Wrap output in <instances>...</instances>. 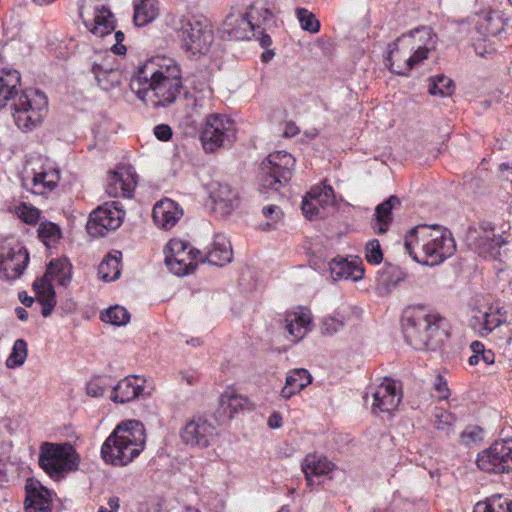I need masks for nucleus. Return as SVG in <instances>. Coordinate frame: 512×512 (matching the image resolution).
<instances>
[{"label": "nucleus", "mask_w": 512, "mask_h": 512, "mask_svg": "<svg viewBox=\"0 0 512 512\" xmlns=\"http://www.w3.org/2000/svg\"><path fill=\"white\" fill-rule=\"evenodd\" d=\"M130 88L146 105L153 108L170 106L183 90L181 69L172 59L148 61L133 75Z\"/></svg>", "instance_id": "nucleus-1"}, {"label": "nucleus", "mask_w": 512, "mask_h": 512, "mask_svg": "<svg viewBox=\"0 0 512 512\" xmlns=\"http://www.w3.org/2000/svg\"><path fill=\"white\" fill-rule=\"evenodd\" d=\"M407 253L418 263L435 266L453 255L456 249L452 234L440 225H419L405 238Z\"/></svg>", "instance_id": "nucleus-2"}, {"label": "nucleus", "mask_w": 512, "mask_h": 512, "mask_svg": "<svg viewBox=\"0 0 512 512\" xmlns=\"http://www.w3.org/2000/svg\"><path fill=\"white\" fill-rule=\"evenodd\" d=\"M146 434L144 425L128 420L116 426L101 446L102 459L113 466H126L144 450Z\"/></svg>", "instance_id": "nucleus-3"}, {"label": "nucleus", "mask_w": 512, "mask_h": 512, "mask_svg": "<svg viewBox=\"0 0 512 512\" xmlns=\"http://www.w3.org/2000/svg\"><path fill=\"white\" fill-rule=\"evenodd\" d=\"M444 319L435 311L423 306L405 311L402 327L406 341L415 349L434 350L442 342Z\"/></svg>", "instance_id": "nucleus-4"}, {"label": "nucleus", "mask_w": 512, "mask_h": 512, "mask_svg": "<svg viewBox=\"0 0 512 512\" xmlns=\"http://www.w3.org/2000/svg\"><path fill=\"white\" fill-rule=\"evenodd\" d=\"M72 265L66 258L52 260L45 275L33 283V289L42 305L41 314L48 317L56 305L53 283L66 286L71 281Z\"/></svg>", "instance_id": "nucleus-5"}, {"label": "nucleus", "mask_w": 512, "mask_h": 512, "mask_svg": "<svg viewBox=\"0 0 512 512\" xmlns=\"http://www.w3.org/2000/svg\"><path fill=\"white\" fill-rule=\"evenodd\" d=\"M40 467L53 479L59 480L66 473L78 467L79 457L74 447L69 443L45 442L39 452Z\"/></svg>", "instance_id": "nucleus-6"}, {"label": "nucleus", "mask_w": 512, "mask_h": 512, "mask_svg": "<svg viewBox=\"0 0 512 512\" xmlns=\"http://www.w3.org/2000/svg\"><path fill=\"white\" fill-rule=\"evenodd\" d=\"M48 110V100L44 93L27 89L13 104V118L23 131H30L42 123Z\"/></svg>", "instance_id": "nucleus-7"}, {"label": "nucleus", "mask_w": 512, "mask_h": 512, "mask_svg": "<svg viewBox=\"0 0 512 512\" xmlns=\"http://www.w3.org/2000/svg\"><path fill=\"white\" fill-rule=\"evenodd\" d=\"M182 48L193 55L205 54L213 42V31L208 21L200 16L185 15L175 26Z\"/></svg>", "instance_id": "nucleus-8"}, {"label": "nucleus", "mask_w": 512, "mask_h": 512, "mask_svg": "<svg viewBox=\"0 0 512 512\" xmlns=\"http://www.w3.org/2000/svg\"><path fill=\"white\" fill-rule=\"evenodd\" d=\"M236 139L235 122L223 114H210L200 134V141L206 152H215L230 147Z\"/></svg>", "instance_id": "nucleus-9"}, {"label": "nucleus", "mask_w": 512, "mask_h": 512, "mask_svg": "<svg viewBox=\"0 0 512 512\" xmlns=\"http://www.w3.org/2000/svg\"><path fill=\"white\" fill-rule=\"evenodd\" d=\"M295 166L294 157L286 151H274L261 164V186L278 191L287 184Z\"/></svg>", "instance_id": "nucleus-10"}, {"label": "nucleus", "mask_w": 512, "mask_h": 512, "mask_svg": "<svg viewBox=\"0 0 512 512\" xmlns=\"http://www.w3.org/2000/svg\"><path fill=\"white\" fill-rule=\"evenodd\" d=\"M403 48L413 52L404 60L405 69H413L428 58L430 52L436 48L437 38L430 27L417 28L398 38Z\"/></svg>", "instance_id": "nucleus-11"}, {"label": "nucleus", "mask_w": 512, "mask_h": 512, "mask_svg": "<svg viewBox=\"0 0 512 512\" xmlns=\"http://www.w3.org/2000/svg\"><path fill=\"white\" fill-rule=\"evenodd\" d=\"M164 254L166 266L177 276L192 273L201 255L200 251L181 239H171L164 249Z\"/></svg>", "instance_id": "nucleus-12"}, {"label": "nucleus", "mask_w": 512, "mask_h": 512, "mask_svg": "<svg viewBox=\"0 0 512 512\" xmlns=\"http://www.w3.org/2000/svg\"><path fill=\"white\" fill-rule=\"evenodd\" d=\"M477 467L487 473L512 471V438L498 440L481 451L476 459Z\"/></svg>", "instance_id": "nucleus-13"}, {"label": "nucleus", "mask_w": 512, "mask_h": 512, "mask_svg": "<svg viewBox=\"0 0 512 512\" xmlns=\"http://www.w3.org/2000/svg\"><path fill=\"white\" fill-rule=\"evenodd\" d=\"M82 0L79 15L86 29L97 37L111 34L115 28L111 11L98 0Z\"/></svg>", "instance_id": "nucleus-14"}, {"label": "nucleus", "mask_w": 512, "mask_h": 512, "mask_svg": "<svg viewBox=\"0 0 512 512\" xmlns=\"http://www.w3.org/2000/svg\"><path fill=\"white\" fill-rule=\"evenodd\" d=\"M29 254L18 241H5L0 246V279L13 281L18 279L26 269Z\"/></svg>", "instance_id": "nucleus-15"}, {"label": "nucleus", "mask_w": 512, "mask_h": 512, "mask_svg": "<svg viewBox=\"0 0 512 512\" xmlns=\"http://www.w3.org/2000/svg\"><path fill=\"white\" fill-rule=\"evenodd\" d=\"M125 212L120 202L113 201L99 206L91 214L87 222V231L92 236H104L108 231L120 227Z\"/></svg>", "instance_id": "nucleus-16"}, {"label": "nucleus", "mask_w": 512, "mask_h": 512, "mask_svg": "<svg viewBox=\"0 0 512 512\" xmlns=\"http://www.w3.org/2000/svg\"><path fill=\"white\" fill-rule=\"evenodd\" d=\"M335 196L332 187L317 185L310 189L302 201V211L306 218L314 220L323 218L333 208Z\"/></svg>", "instance_id": "nucleus-17"}, {"label": "nucleus", "mask_w": 512, "mask_h": 512, "mask_svg": "<svg viewBox=\"0 0 512 512\" xmlns=\"http://www.w3.org/2000/svg\"><path fill=\"white\" fill-rule=\"evenodd\" d=\"M468 241L480 254L497 257L500 248L506 244V240L501 235L494 233V228L489 222L482 223L478 229L470 230Z\"/></svg>", "instance_id": "nucleus-18"}, {"label": "nucleus", "mask_w": 512, "mask_h": 512, "mask_svg": "<svg viewBox=\"0 0 512 512\" xmlns=\"http://www.w3.org/2000/svg\"><path fill=\"white\" fill-rule=\"evenodd\" d=\"M216 435V427L202 417L192 419L181 431V439L185 444L202 448L209 446Z\"/></svg>", "instance_id": "nucleus-19"}, {"label": "nucleus", "mask_w": 512, "mask_h": 512, "mask_svg": "<svg viewBox=\"0 0 512 512\" xmlns=\"http://www.w3.org/2000/svg\"><path fill=\"white\" fill-rule=\"evenodd\" d=\"M257 29L247 14L233 12L225 18L221 35L227 40H250L251 37H256Z\"/></svg>", "instance_id": "nucleus-20"}, {"label": "nucleus", "mask_w": 512, "mask_h": 512, "mask_svg": "<svg viewBox=\"0 0 512 512\" xmlns=\"http://www.w3.org/2000/svg\"><path fill=\"white\" fill-rule=\"evenodd\" d=\"M136 186V174L131 166H119L108 176L106 193L110 197L131 198Z\"/></svg>", "instance_id": "nucleus-21"}, {"label": "nucleus", "mask_w": 512, "mask_h": 512, "mask_svg": "<svg viewBox=\"0 0 512 512\" xmlns=\"http://www.w3.org/2000/svg\"><path fill=\"white\" fill-rule=\"evenodd\" d=\"M372 396V411L375 414L391 413L398 407L402 397L396 382L388 378L375 388Z\"/></svg>", "instance_id": "nucleus-22"}, {"label": "nucleus", "mask_w": 512, "mask_h": 512, "mask_svg": "<svg viewBox=\"0 0 512 512\" xmlns=\"http://www.w3.org/2000/svg\"><path fill=\"white\" fill-rule=\"evenodd\" d=\"M25 512H52V492L38 480L29 478L25 484Z\"/></svg>", "instance_id": "nucleus-23"}, {"label": "nucleus", "mask_w": 512, "mask_h": 512, "mask_svg": "<svg viewBox=\"0 0 512 512\" xmlns=\"http://www.w3.org/2000/svg\"><path fill=\"white\" fill-rule=\"evenodd\" d=\"M91 71L102 90L109 91L121 83L122 73L115 58L111 56L104 57L100 62H94Z\"/></svg>", "instance_id": "nucleus-24"}, {"label": "nucleus", "mask_w": 512, "mask_h": 512, "mask_svg": "<svg viewBox=\"0 0 512 512\" xmlns=\"http://www.w3.org/2000/svg\"><path fill=\"white\" fill-rule=\"evenodd\" d=\"M146 379L129 375L113 386L110 398L115 403H127L145 394Z\"/></svg>", "instance_id": "nucleus-25"}, {"label": "nucleus", "mask_w": 512, "mask_h": 512, "mask_svg": "<svg viewBox=\"0 0 512 512\" xmlns=\"http://www.w3.org/2000/svg\"><path fill=\"white\" fill-rule=\"evenodd\" d=\"M59 180V169L46 164L43 165L39 171L34 172L30 179H24L23 185L31 189L34 194L43 195L55 189Z\"/></svg>", "instance_id": "nucleus-26"}, {"label": "nucleus", "mask_w": 512, "mask_h": 512, "mask_svg": "<svg viewBox=\"0 0 512 512\" xmlns=\"http://www.w3.org/2000/svg\"><path fill=\"white\" fill-rule=\"evenodd\" d=\"M182 216V207L169 198L159 200L153 207V220L164 230L173 228Z\"/></svg>", "instance_id": "nucleus-27"}, {"label": "nucleus", "mask_w": 512, "mask_h": 512, "mask_svg": "<svg viewBox=\"0 0 512 512\" xmlns=\"http://www.w3.org/2000/svg\"><path fill=\"white\" fill-rule=\"evenodd\" d=\"M335 465L325 456L317 454L307 455L302 462V471L305 475L307 486L312 488L318 482L315 478L327 475L334 469Z\"/></svg>", "instance_id": "nucleus-28"}, {"label": "nucleus", "mask_w": 512, "mask_h": 512, "mask_svg": "<svg viewBox=\"0 0 512 512\" xmlns=\"http://www.w3.org/2000/svg\"><path fill=\"white\" fill-rule=\"evenodd\" d=\"M312 316L309 311H295L287 313L285 317V330L293 342L303 339L311 330Z\"/></svg>", "instance_id": "nucleus-29"}, {"label": "nucleus", "mask_w": 512, "mask_h": 512, "mask_svg": "<svg viewBox=\"0 0 512 512\" xmlns=\"http://www.w3.org/2000/svg\"><path fill=\"white\" fill-rule=\"evenodd\" d=\"M330 276L333 280L358 281L364 276V269L357 260L348 261L343 257H335L329 262Z\"/></svg>", "instance_id": "nucleus-30"}, {"label": "nucleus", "mask_w": 512, "mask_h": 512, "mask_svg": "<svg viewBox=\"0 0 512 512\" xmlns=\"http://www.w3.org/2000/svg\"><path fill=\"white\" fill-rule=\"evenodd\" d=\"M232 258L233 252L229 239L224 234L218 233L214 236L206 258H201L200 261L204 262L206 260L212 265L223 266L231 262Z\"/></svg>", "instance_id": "nucleus-31"}, {"label": "nucleus", "mask_w": 512, "mask_h": 512, "mask_svg": "<svg viewBox=\"0 0 512 512\" xmlns=\"http://www.w3.org/2000/svg\"><path fill=\"white\" fill-rule=\"evenodd\" d=\"M506 21L498 11L486 10L477 15L475 25L479 34L484 37L496 36L505 27Z\"/></svg>", "instance_id": "nucleus-32"}, {"label": "nucleus", "mask_w": 512, "mask_h": 512, "mask_svg": "<svg viewBox=\"0 0 512 512\" xmlns=\"http://www.w3.org/2000/svg\"><path fill=\"white\" fill-rule=\"evenodd\" d=\"M311 381L312 377L306 369L291 370L286 377L284 387L281 389V397L284 399L291 398L309 385Z\"/></svg>", "instance_id": "nucleus-33"}, {"label": "nucleus", "mask_w": 512, "mask_h": 512, "mask_svg": "<svg viewBox=\"0 0 512 512\" xmlns=\"http://www.w3.org/2000/svg\"><path fill=\"white\" fill-rule=\"evenodd\" d=\"M400 204L396 196H390L386 201L379 204L375 209V219L372 227L378 234H383L388 230L392 221V210Z\"/></svg>", "instance_id": "nucleus-34"}, {"label": "nucleus", "mask_w": 512, "mask_h": 512, "mask_svg": "<svg viewBox=\"0 0 512 512\" xmlns=\"http://www.w3.org/2000/svg\"><path fill=\"white\" fill-rule=\"evenodd\" d=\"M210 197L215 204V209L222 214H230L237 203L236 192L227 184H218L217 188L211 191Z\"/></svg>", "instance_id": "nucleus-35"}, {"label": "nucleus", "mask_w": 512, "mask_h": 512, "mask_svg": "<svg viewBox=\"0 0 512 512\" xmlns=\"http://www.w3.org/2000/svg\"><path fill=\"white\" fill-rule=\"evenodd\" d=\"M159 15L157 0H135L134 1V23L143 27L153 22Z\"/></svg>", "instance_id": "nucleus-36"}, {"label": "nucleus", "mask_w": 512, "mask_h": 512, "mask_svg": "<svg viewBox=\"0 0 512 512\" xmlns=\"http://www.w3.org/2000/svg\"><path fill=\"white\" fill-rule=\"evenodd\" d=\"M20 85V74L16 70L2 71L0 74V109L13 99Z\"/></svg>", "instance_id": "nucleus-37"}, {"label": "nucleus", "mask_w": 512, "mask_h": 512, "mask_svg": "<svg viewBox=\"0 0 512 512\" xmlns=\"http://www.w3.org/2000/svg\"><path fill=\"white\" fill-rule=\"evenodd\" d=\"M220 408L225 414L232 418L238 411L247 408L250 405L249 400L237 394L234 390H226L220 396Z\"/></svg>", "instance_id": "nucleus-38"}, {"label": "nucleus", "mask_w": 512, "mask_h": 512, "mask_svg": "<svg viewBox=\"0 0 512 512\" xmlns=\"http://www.w3.org/2000/svg\"><path fill=\"white\" fill-rule=\"evenodd\" d=\"M120 259L121 252L115 251L113 254L107 255L99 264V277L107 282L114 281L120 276Z\"/></svg>", "instance_id": "nucleus-39"}, {"label": "nucleus", "mask_w": 512, "mask_h": 512, "mask_svg": "<svg viewBox=\"0 0 512 512\" xmlns=\"http://www.w3.org/2000/svg\"><path fill=\"white\" fill-rule=\"evenodd\" d=\"M399 44H401V42H399L397 39L395 42L389 45L387 64L392 72L398 75H408V72L411 69H405L403 65L404 60L408 58L407 52L410 51L407 49V51L402 52L399 49Z\"/></svg>", "instance_id": "nucleus-40"}, {"label": "nucleus", "mask_w": 512, "mask_h": 512, "mask_svg": "<svg viewBox=\"0 0 512 512\" xmlns=\"http://www.w3.org/2000/svg\"><path fill=\"white\" fill-rule=\"evenodd\" d=\"M474 512H512V501L502 495H494L484 502H478Z\"/></svg>", "instance_id": "nucleus-41"}, {"label": "nucleus", "mask_w": 512, "mask_h": 512, "mask_svg": "<svg viewBox=\"0 0 512 512\" xmlns=\"http://www.w3.org/2000/svg\"><path fill=\"white\" fill-rule=\"evenodd\" d=\"M62 236L60 227L50 221H43L38 227V237L47 247L55 245Z\"/></svg>", "instance_id": "nucleus-42"}, {"label": "nucleus", "mask_w": 512, "mask_h": 512, "mask_svg": "<svg viewBox=\"0 0 512 512\" xmlns=\"http://www.w3.org/2000/svg\"><path fill=\"white\" fill-rule=\"evenodd\" d=\"M113 380L110 376H97L91 379L86 387L87 394L92 397L104 396L108 391L112 393Z\"/></svg>", "instance_id": "nucleus-43"}, {"label": "nucleus", "mask_w": 512, "mask_h": 512, "mask_svg": "<svg viewBox=\"0 0 512 512\" xmlns=\"http://www.w3.org/2000/svg\"><path fill=\"white\" fill-rule=\"evenodd\" d=\"M101 320L115 326H123L130 321V314L126 308L115 305L101 313Z\"/></svg>", "instance_id": "nucleus-44"}, {"label": "nucleus", "mask_w": 512, "mask_h": 512, "mask_svg": "<svg viewBox=\"0 0 512 512\" xmlns=\"http://www.w3.org/2000/svg\"><path fill=\"white\" fill-rule=\"evenodd\" d=\"M472 355L469 357V364L477 365L480 360L486 365H492L495 362V354L491 350L485 349L483 343L480 341H473L470 345Z\"/></svg>", "instance_id": "nucleus-45"}, {"label": "nucleus", "mask_w": 512, "mask_h": 512, "mask_svg": "<svg viewBox=\"0 0 512 512\" xmlns=\"http://www.w3.org/2000/svg\"><path fill=\"white\" fill-rule=\"evenodd\" d=\"M27 343L23 339H17L14 342L12 351L6 360L8 368H16L22 366L27 358Z\"/></svg>", "instance_id": "nucleus-46"}, {"label": "nucleus", "mask_w": 512, "mask_h": 512, "mask_svg": "<svg viewBox=\"0 0 512 512\" xmlns=\"http://www.w3.org/2000/svg\"><path fill=\"white\" fill-rule=\"evenodd\" d=\"M475 322H478L480 324L479 327H477V324L474 323L473 326L475 329H478L479 332L484 335L488 334L491 331H493L495 328L501 325L502 318L497 312H485L482 313L479 317L475 319Z\"/></svg>", "instance_id": "nucleus-47"}, {"label": "nucleus", "mask_w": 512, "mask_h": 512, "mask_svg": "<svg viewBox=\"0 0 512 512\" xmlns=\"http://www.w3.org/2000/svg\"><path fill=\"white\" fill-rule=\"evenodd\" d=\"M453 92V81L444 75H437L431 79L429 93L434 96H449Z\"/></svg>", "instance_id": "nucleus-48"}, {"label": "nucleus", "mask_w": 512, "mask_h": 512, "mask_svg": "<svg viewBox=\"0 0 512 512\" xmlns=\"http://www.w3.org/2000/svg\"><path fill=\"white\" fill-rule=\"evenodd\" d=\"M296 17L300 27L309 33H318L320 30V22L316 16L306 8H297Z\"/></svg>", "instance_id": "nucleus-49"}, {"label": "nucleus", "mask_w": 512, "mask_h": 512, "mask_svg": "<svg viewBox=\"0 0 512 512\" xmlns=\"http://www.w3.org/2000/svg\"><path fill=\"white\" fill-rule=\"evenodd\" d=\"M15 213L19 219L29 225L36 224L41 215V211L28 203H20L15 208Z\"/></svg>", "instance_id": "nucleus-50"}, {"label": "nucleus", "mask_w": 512, "mask_h": 512, "mask_svg": "<svg viewBox=\"0 0 512 512\" xmlns=\"http://www.w3.org/2000/svg\"><path fill=\"white\" fill-rule=\"evenodd\" d=\"M345 325V318L340 313L325 317L322 321L321 330L323 334L333 335L340 331Z\"/></svg>", "instance_id": "nucleus-51"}, {"label": "nucleus", "mask_w": 512, "mask_h": 512, "mask_svg": "<svg viewBox=\"0 0 512 512\" xmlns=\"http://www.w3.org/2000/svg\"><path fill=\"white\" fill-rule=\"evenodd\" d=\"M456 421L455 416L443 409H437L434 414V426L438 430L450 432Z\"/></svg>", "instance_id": "nucleus-52"}, {"label": "nucleus", "mask_w": 512, "mask_h": 512, "mask_svg": "<svg viewBox=\"0 0 512 512\" xmlns=\"http://www.w3.org/2000/svg\"><path fill=\"white\" fill-rule=\"evenodd\" d=\"M365 258L370 264H380L383 260V253L380 243L377 239H373L366 244Z\"/></svg>", "instance_id": "nucleus-53"}, {"label": "nucleus", "mask_w": 512, "mask_h": 512, "mask_svg": "<svg viewBox=\"0 0 512 512\" xmlns=\"http://www.w3.org/2000/svg\"><path fill=\"white\" fill-rule=\"evenodd\" d=\"M262 213L269 221L266 222V224L262 225V228L264 230L271 229L274 227L277 223H279L282 220L283 212L282 210L276 206V205H268L263 207Z\"/></svg>", "instance_id": "nucleus-54"}, {"label": "nucleus", "mask_w": 512, "mask_h": 512, "mask_svg": "<svg viewBox=\"0 0 512 512\" xmlns=\"http://www.w3.org/2000/svg\"><path fill=\"white\" fill-rule=\"evenodd\" d=\"M185 98L187 101V105L191 106V111L187 113L188 123L195 124L197 122V117H199L200 114L202 113V110L204 108V102L203 100L192 98L188 94H185Z\"/></svg>", "instance_id": "nucleus-55"}, {"label": "nucleus", "mask_w": 512, "mask_h": 512, "mask_svg": "<svg viewBox=\"0 0 512 512\" xmlns=\"http://www.w3.org/2000/svg\"><path fill=\"white\" fill-rule=\"evenodd\" d=\"M434 390L437 393V397L441 400L447 399L450 395V391L447 385L446 380L438 375L435 378L434 384H433Z\"/></svg>", "instance_id": "nucleus-56"}, {"label": "nucleus", "mask_w": 512, "mask_h": 512, "mask_svg": "<svg viewBox=\"0 0 512 512\" xmlns=\"http://www.w3.org/2000/svg\"><path fill=\"white\" fill-rule=\"evenodd\" d=\"M154 135L160 141H168L172 137V129L169 125L159 124L154 128Z\"/></svg>", "instance_id": "nucleus-57"}, {"label": "nucleus", "mask_w": 512, "mask_h": 512, "mask_svg": "<svg viewBox=\"0 0 512 512\" xmlns=\"http://www.w3.org/2000/svg\"><path fill=\"white\" fill-rule=\"evenodd\" d=\"M120 509V499L117 496H111L107 499L105 505H101L97 512H118Z\"/></svg>", "instance_id": "nucleus-58"}, {"label": "nucleus", "mask_w": 512, "mask_h": 512, "mask_svg": "<svg viewBox=\"0 0 512 512\" xmlns=\"http://www.w3.org/2000/svg\"><path fill=\"white\" fill-rule=\"evenodd\" d=\"M114 38L116 40V44L112 46V52L117 55H124L126 53V47L122 44L125 38L124 34L121 31H117L114 34Z\"/></svg>", "instance_id": "nucleus-59"}, {"label": "nucleus", "mask_w": 512, "mask_h": 512, "mask_svg": "<svg viewBox=\"0 0 512 512\" xmlns=\"http://www.w3.org/2000/svg\"><path fill=\"white\" fill-rule=\"evenodd\" d=\"M478 438L479 431L477 428H467L461 433V439L465 445H469L471 442L476 441Z\"/></svg>", "instance_id": "nucleus-60"}, {"label": "nucleus", "mask_w": 512, "mask_h": 512, "mask_svg": "<svg viewBox=\"0 0 512 512\" xmlns=\"http://www.w3.org/2000/svg\"><path fill=\"white\" fill-rule=\"evenodd\" d=\"M282 423H283L282 416L278 412H273L269 416L268 421H267V424H268V426L271 429H278V428H280L282 426Z\"/></svg>", "instance_id": "nucleus-61"}, {"label": "nucleus", "mask_w": 512, "mask_h": 512, "mask_svg": "<svg viewBox=\"0 0 512 512\" xmlns=\"http://www.w3.org/2000/svg\"><path fill=\"white\" fill-rule=\"evenodd\" d=\"M257 31H256V34L258 33L259 36H257V39L259 40L260 44L263 46V47H267V46H270L271 43H272V40H271V37L268 35V34H265L263 33L261 30H260V27L259 26H256Z\"/></svg>", "instance_id": "nucleus-62"}, {"label": "nucleus", "mask_w": 512, "mask_h": 512, "mask_svg": "<svg viewBox=\"0 0 512 512\" xmlns=\"http://www.w3.org/2000/svg\"><path fill=\"white\" fill-rule=\"evenodd\" d=\"M474 49L477 55L481 57H486L487 55L491 54L492 48L487 49L486 47L482 48L480 44H474Z\"/></svg>", "instance_id": "nucleus-63"}, {"label": "nucleus", "mask_w": 512, "mask_h": 512, "mask_svg": "<svg viewBox=\"0 0 512 512\" xmlns=\"http://www.w3.org/2000/svg\"><path fill=\"white\" fill-rule=\"evenodd\" d=\"M19 299L21 303L26 307H31L34 303V299L32 297L27 296L25 292L19 294Z\"/></svg>", "instance_id": "nucleus-64"}]
</instances>
